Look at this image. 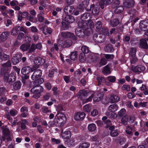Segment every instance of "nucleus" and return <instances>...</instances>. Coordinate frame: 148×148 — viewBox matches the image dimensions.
I'll list each match as a JSON object with an SVG mask.
<instances>
[{"mask_svg": "<svg viewBox=\"0 0 148 148\" xmlns=\"http://www.w3.org/2000/svg\"><path fill=\"white\" fill-rule=\"evenodd\" d=\"M65 21L69 23H72L75 21L74 17L71 16L66 15L65 18Z\"/></svg>", "mask_w": 148, "mask_h": 148, "instance_id": "nucleus-30", "label": "nucleus"}, {"mask_svg": "<svg viewBox=\"0 0 148 148\" xmlns=\"http://www.w3.org/2000/svg\"><path fill=\"white\" fill-rule=\"evenodd\" d=\"M42 111L43 113H47V112H50L51 111L49 109L48 107L44 106L41 108Z\"/></svg>", "mask_w": 148, "mask_h": 148, "instance_id": "nucleus-59", "label": "nucleus"}, {"mask_svg": "<svg viewBox=\"0 0 148 148\" xmlns=\"http://www.w3.org/2000/svg\"><path fill=\"white\" fill-rule=\"evenodd\" d=\"M79 60L81 62H84L86 60V57L84 53H81L79 55Z\"/></svg>", "mask_w": 148, "mask_h": 148, "instance_id": "nucleus-44", "label": "nucleus"}, {"mask_svg": "<svg viewBox=\"0 0 148 148\" xmlns=\"http://www.w3.org/2000/svg\"><path fill=\"white\" fill-rule=\"evenodd\" d=\"M2 68L1 69V73L4 74L8 72V67H10L11 66V62L10 61H8L2 64Z\"/></svg>", "mask_w": 148, "mask_h": 148, "instance_id": "nucleus-7", "label": "nucleus"}, {"mask_svg": "<svg viewBox=\"0 0 148 148\" xmlns=\"http://www.w3.org/2000/svg\"><path fill=\"white\" fill-rule=\"evenodd\" d=\"M117 105L115 104H112L110 105L108 108V110L111 112H114L116 111L118 109Z\"/></svg>", "mask_w": 148, "mask_h": 148, "instance_id": "nucleus-27", "label": "nucleus"}, {"mask_svg": "<svg viewBox=\"0 0 148 148\" xmlns=\"http://www.w3.org/2000/svg\"><path fill=\"white\" fill-rule=\"evenodd\" d=\"M95 27L97 29H100L102 27V24L101 21H98L95 23Z\"/></svg>", "mask_w": 148, "mask_h": 148, "instance_id": "nucleus-62", "label": "nucleus"}, {"mask_svg": "<svg viewBox=\"0 0 148 148\" xmlns=\"http://www.w3.org/2000/svg\"><path fill=\"white\" fill-rule=\"evenodd\" d=\"M9 34L8 32H4L2 33L1 35L0 38L1 40L2 41H5L8 38Z\"/></svg>", "mask_w": 148, "mask_h": 148, "instance_id": "nucleus-31", "label": "nucleus"}, {"mask_svg": "<svg viewBox=\"0 0 148 148\" xmlns=\"http://www.w3.org/2000/svg\"><path fill=\"white\" fill-rule=\"evenodd\" d=\"M77 58V54L76 51L72 52L70 56V59L73 60H76Z\"/></svg>", "mask_w": 148, "mask_h": 148, "instance_id": "nucleus-41", "label": "nucleus"}, {"mask_svg": "<svg viewBox=\"0 0 148 148\" xmlns=\"http://www.w3.org/2000/svg\"><path fill=\"white\" fill-rule=\"evenodd\" d=\"M115 8L114 10V12L116 14L120 13L123 12L124 10L123 7L122 6H119Z\"/></svg>", "mask_w": 148, "mask_h": 148, "instance_id": "nucleus-42", "label": "nucleus"}, {"mask_svg": "<svg viewBox=\"0 0 148 148\" xmlns=\"http://www.w3.org/2000/svg\"><path fill=\"white\" fill-rule=\"evenodd\" d=\"M96 129V125L93 123L90 124H89L88 127V130L90 132H93L95 131Z\"/></svg>", "mask_w": 148, "mask_h": 148, "instance_id": "nucleus-40", "label": "nucleus"}, {"mask_svg": "<svg viewBox=\"0 0 148 148\" xmlns=\"http://www.w3.org/2000/svg\"><path fill=\"white\" fill-rule=\"evenodd\" d=\"M8 72L3 74L4 75V81L10 84H12L13 82L15 80L16 77L14 73H11L8 75L7 74Z\"/></svg>", "mask_w": 148, "mask_h": 148, "instance_id": "nucleus-2", "label": "nucleus"}, {"mask_svg": "<svg viewBox=\"0 0 148 148\" xmlns=\"http://www.w3.org/2000/svg\"><path fill=\"white\" fill-rule=\"evenodd\" d=\"M78 26L80 27H82L85 30L88 29L92 28L94 26V25L93 22L91 20H89L87 22H78Z\"/></svg>", "mask_w": 148, "mask_h": 148, "instance_id": "nucleus-3", "label": "nucleus"}, {"mask_svg": "<svg viewBox=\"0 0 148 148\" xmlns=\"http://www.w3.org/2000/svg\"><path fill=\"white\" fill-rule=\"evenodd\" d=\"M87 93L86 91L84 90H80L78 93V95L79 97H81L83 96L84 97L87 96Z\"/></svg>", "mask_w": 148, "mask_h": 148, "instance_id": "nucleus-48", "label": "nucleus"}, {"mask_svg": "<svg viewBox=\"0 0 148 148\" xmlns=\"http://www.w3.org/2000/svg\"><path fill=\"white\" fill-rule=\"evenodd\" d=\"M90 143L88 142L83 143L79 145L78 148H88L90 146Z\"/></svg>", "mask_w": 148, "mask_h": 148, "instance_id": "nucleus-56", "label": "nucleus"}, {"mask_svg": "<svg viewBox=\"0 0 148 148\" xmlns=\"http://www.w3.org/2000/svg\"><path fill=\"white\" fill-rule=\"evenodd\" d=\"M128 116L127 115H125L121 120V122L124 125H126L127 124L128 121Z\"/></svg>", "mask_w": 148, "mask_h": 148, "instance_id": "nucleus-53", "label": "nucleus"}, {"mask_svg": "<svg viewBox=\"0 0 148 148\" xmlns=\"http://www.w3.org/2000/svg\"><path fill=\"white\" fill-rule=\"evenodd\" d=\"M22 56L21 53H19L17 54V56L13 57L12 59V61L13 64L15 65L18 63L20 61V59L17 57H21Z\"/></svg>", "mask_w": 148, "mask_h": 148, "instance_id": "nucleus-20", "label": "nucleus"}, {"mask_svg": "<svg viewBox=\"0 0 148 148\" xmlns=\"http://www.w3.org/2000/svg\"><path fill=\"white\" fill-rule=\"evenodd\" d=\"M119 23V19L117 18H115L110 21V24L112 27H114L117 26Z\"/></svg>", "mask_w": 148, "mask_h": 148, "instance_id": "nucleus-36", "label": "nucleus"}, {"mask_svg": "<svg viewBox=\"0 0 148 148\" xmlns=\"http://www.w3.org/2000/svg\"><path fill=\"white\" fill-rule=\"evenodd\" d=\"M113 0H106L105 1L103 0H101L99 2L100 6L101 7V9H103L104 8V4L106 2V4H109L112 3Z\"/></svg>", "mask_w": 148, "mask_h": 148, "instance_id": "nucleus-28", "label": "nucleus"}, {"mask_svg": "<svg viewBox=\"0 0 148 148\" xmlns=\"http://www.w3.org/2000/svg\"><path fill=\"white\" fill-rule=\"evenodd\" d=\"M19 31L17 26L13 28L11 32V34L13 36H16L18 34Z\"/></svg>", "mask_w": 148, "mask_h": 148, "instance_id": "nucleus-38", "label": "nucleus"}, {"mask_svg": "<svg viewBox=\"0 0 148 148\" xmlns=\"http://www.w3.org/2000/svg\"><path fill=\"white\" fill-rule=\"evenodd\" d=\"M21 111L22 113L21 114V116L23 117H26L28 116L29 114L28 113V108L25 106H23L20 110Z\"/></svg>", "mask_w": 148, "mask_h": 148, "instance_id": "nucleus-16", "label": "nucleus"}, {"mask_svg": "<svg viewBox=\"0 0 148 148\" xmlns=\"http://www.w3.org/2000/svg\"><path fill=\"white\" fill-rule=\"evenodd\" d=\"M61 35L64 38H71L74 40H76L77 38L74 34L69 32H62L61 33Z\"/></svg>", "mask_w": 148, "mask_h": 148, "instance_id": "nucleus-4", "label": "nucleus"}, {"mask_svg": "<svg viewBox=\"0 0 148 148\" xmlns=\"http://www.w3.org/2000/svg\"><path fill=\"white\" fill-rule=\"evenodd\" d=\"M107 63V60L105 58H102L101 59V60L99 62V66H102L106 65Z\"/></svg>", "mask_w": 148, "mask_h": 148, "instance_id": "nucleus-60", "label": "nucleus"}, {"mask_svg": "<svg viewBox=\"0 0 148 148\" xmlns=\"http://www.w3.org/2000/svg\"><path fill=\"white\" fill-rule=\"evenodd\" d=\"M62 136L63 138L68 139L71 137V133L70 131H66L62 133Z\"/></svg>", "mask_w": 148, "mask_h": 148, "instance_id": "nucleus-24", "label": "nucleus"}, {"mask_svg": "<svg viewBox=\"0 0 148 148\" xmlns=\"http://www.w3.org/2000/svg\"><path fill=\"white\" fill-rule=\"evenodd\" d=\"M61 44L63 48L69 47L71 46L73 44L72 41L70 40H67L62 42L61 41Z\"/></svg>", "mask_w": 148, "mask_h": 148, "instance_id": "nucleus-18", "label": "nucleus"}, {"mask_svg": "<svg viewBox=\"0 0 148 148\" xmlns=\"http://www.w3.org/2000/svg\"><path fill=\"white\" fill-rule=\"evenodd\" d=\"M132 128L129 126H127L125 132L127 134H128L129 136H131L133 134V133L132 132Z\"/></svg>", "mask_w": 148, "mask_h": 148, "instance_id": "nucleus-47", "label": "nucleus"}, {"mask_svg": "<svg viewBox=\"0 0 148 148\" xmlns=\"http://www.w3.org/2000/svg\"><path fill=\"white\" fill-rule=\"evenodd\" d=\"M53 94L54 95H59L60 93V90L57 87L54 86L52 88Z\"/></svg>", "mask_w": 148, "mask_h": 148, "instance_id": "nucleus-54", "label": "nucleus"}, {"mask_svg": "<svg viewBox=\"0 0 148 148\" xmlns=\"http://www.w3.org/2000/svg\"><path fill=\"white\" fill-rule=\"evenodd\" d=\"M139 47L141 48L147 49L148 48V45L147 41L143 39L140 40Z\"/></svg>", "mask_w": 148, "mask_h": 148, "instance_id": "nucleus-15", "label": "nucleus"}, {"mask_svg": "<svg viewBox=\"0 0 148 148\" xmlns=\"http://www.w3.org/2000/svg\"><path fill=\"white\" fill-rule=\"evenodd\" d=\"M51 94L47 92L43 96V99L44 100H48L51 96Z\"/></svg>", "mask_w": 148, "mask_h": 148, "instance_id": "nucleus-58", "label": "nucleus"}, {"mask_svg": "<svg viewBox=\"0 0 148 148\" xmlns=\"http://www.w3.org/2000/svg\"><path fill=\"white\" fill-rule=\"evenodd\" d=\"M2 131L4 135L3 136L2 138L3 140L4 141L5 140V137H8L10 134V131L9 130L5 127L3 128Z\"/></svg>", "mask_w": 148, "mask_h": 148, "instance_id": "nucleus-19", "label": "nucleus"}, {"mask_svg": "<svg viewBox=\"0 0 148 148\" xmlns=\"http://www.w3.org/2000/svg\"><path fill=\"white\" fill-rule=\"evenodd\" d=\"M122 89L123 90H126L127 91H129L130 90V86L128 85H123L121 87Z\"/></svg>", "mask_w": 148, "mask_h": 148, "instance_id": "nucleus-64", "label": "nucleus"}, {"mask_svg": "<svg viewBox=\"0 0 148 148\" xmlns=\"http://www.w3.org/2000/svg\"><path fill=\"white\" fill-rule=\"evenodd\" d=\"M30 45L28 44H23L21 45L20 47V49L23 51H25L29 50L30 48Z\"/></svg>", "mask_w": 148, "mask_h": 148, "instance_id": "nucleus-35", "label": "nucleus"}, {"mask_svg": "<svg viewBox=\"0 0 148 148\" xmlns=\"http://www.w3.org/2000/svg\"><path fill=\"white\" fill-rule=\"evenodd\" d=\"M102 71L103 73L105 75L109 74L111 72L110 68L108 65L103 67Z\"/></svg>", "mask_w": 148, "mask_h": 148, "instance_id": "nucleus-25", "label": "nucleus"}, {"mask_svg": "<svg viewBox=\"0 0 148 148\" xmlns=\"http://www.w3.org/2000/svg\"><path fill=\"white\" fill-rule=\"evenodd\" d=\"M96 79L98 81V85L100 84L101 83L104 82H105V79L104 77L101 76H97Z\"/></svg>", "mask_w": 148, "mask_h": 148, "instance_id": "nucleus-45", "label": "nucleus"}, {"mask_svg": "<svg viewBox=\"0 0 148 148\" xmlns=\"http://www.w3.org/2000/svg\"><path fill=\"white\" fill-rule=\"evenodd\" d=\"M40 29L42 31L43 33L45 35L48 34H50L52 32V29L50 27H42L40 28Z\"/></svg>", "mask_w": 148, "mask_h": 148, "instance_id": "nucleus-17", "label": "nucleus"}, {"mask_svg": "<svg viewBox=\"0 0 148 148\" xmlns=\"http://www.w3.org/2000/svg\"><path fill=\"white\" fill-rule=\"evenodd\" d=\"M43 91V88L41 86H36L31 88L30 92L33 94L32 97L36 99L38 98Z\"/></svg>", "mask_w": 148, "mask_h": 148, "instance_id": "nucleus-1", "label": "nucleus"}, {"mask_svg": "<svg viewBox=\"0 0 148 148\" xmlns=\"http://www.w3.org/2000/svg\"><path fill=\"white\" fill-rule=\"evenodd\" d=\"M139 27L142 30L145 31L148 29V20L141 21L140 23Z\"/></svg>", "mask_w": 148, "mask_h": 148, "instance_id": "nucleus-9", "label": "nucleus"}, {"mask_svg": "<svg viewBox=\"0 0 148 148\" xmlns=\"http://www.w3.org/2000/svg\"><path fill=\"white\" fill-rule=\"evenodd\" d=\"M103 97L102 94L100 93H99L95 95L93 101L95 102H97L100 100Z\"/></svg>", "mask_w": 148, "mask_h": 148, "instance_id": "nucleus-33", "label": "nucleus"}, {"mask_svg": "<svg viewBox=\"0 0 148 148\" xmlns=\"http://www.w3.org/2000/svg\"><path fill=\"white\" fill-rule=\"evenodd\" d=\"M13 88L15 90L19 89L21 86V82L20 81H17L13 84Z\"/></svg>", "mask_w": 148, "mask_h": 148, "instance_id": "nucleus-37", "label": "nucleus"}, {"mask_svg": "<svg viewBox=\"0 0 148 148\" xmlns=\"http://www.w3.org/2000/svg\"><path fill=\"white\" fill-rule=\"evenodd\" d=\"M90 8L92 10V14L95 16L97 15L99 12L100 8L99 5L93 4L91 5Z\"/></svg>", "mask_w": 148, "mask_h": 148, "instance_id": "nucleus-8", "label": "nucleus"}, {"mask_svg": "<svg viewBox=\"0 0 148 148\" xmlns=\"http://www.w3.org/2000/svg\"><path fill=\"white\" fill-rule=\"evenodd\" d=\"M91 109L90 106L89 104H86L83 107V110L85 112H89Z\"/></svg>", "mask_w": 148, "mask_h": 148, "instance_id": "nucleus-57", "label": "nucleus"}, {"mask_svg": "<svg viewBox=\"0 0 148 148\" xmlns=\"http://www.w3.org/2000/svg\"><path fill=\"white\" fill-rule=\"evenodd\" d=\"M104 50L107 52H112L114 51V49L111 45L108 44L105 47Z\"/></svg>", "mask_w": 148, "mask_h": 148, "instance_id": "nucleus-34", "label": "nucleus"}, {"mask_svg": "<svg viewBox=\"0 0 148 148\" xmlns=\"http://www.w3.org/2000/svg\"><path fill=\"white\" fill-rule=\"evenodd\" d=\"M84 30L82 27L78 26V27L75 30V34L80 38L82 37L85 35Z\"/></svg>", "mask_w": 148, "mask_h": 148, "instance_id": "nucleus-10", "label": "nucleus"}, {"mask_svg": "<svg viewBox=\"0 0 148 148\" xmlns=\"http://www.w3.org/2000/svg\"><path fill=\"white\" fill-rule=\"evenodd\" d=\"M145 69V67L141 65H139L135 66L133 71L135 72H140L144 71Z\"/></svg>", "mask_w": 148, "mask_h": 148, "instance_id": "nucleus-22", "label": "nucleus"}, {"mask_svg": "<svg viewBox=\"0 0 148 148\" xmlns=\"http://www.w3.org/2000/svg\"><path fill=\"white\" fill-rule=\"evenodd\" d=\"M136 48L133 47L131 48L130 49L129 53L130 57L136 56Z\"/></svg>", "mask_w": 148, "mask_h": 148, "instance_id": "nucleus-52", "label": "nucleus"}, {"mask_svg": "<svg viewBox=\"0 0 148 148\" xmlns=\"http://www.w3.org/2000/svg\"><path fill=\"white\" fill-rule=\"evenodd\" d=\"M74 10L73 7L70 5L66 6L64 10L65 13L67 15L73 14Z\"/></svg>", "mask_w": 148, "mask_h": 148, "instance_id": "nucleus-12", "label": "nucleus"}, {"mask_svg": "<svg viewBox=\"0 0 148 148\" xmlns=\"http://www.w3.org/2000/svg\"><path fill=\"white\" fill-rule=\"evenodd\" d=\"M106 79L111 83L114 82L116 80V78L114 76H109L106 78Z\"/></svg>", "mask_w": 148, "mask_h": 148, "instance_id": "nucleus-46", "label": "nucleus"}, {"mask_svg": "<svg viewBox=\"0 0 148 148\" xmlns=\"http://www.w3.org/2000/svg\"><path fill=\"white\" fill-rule=\"evenodd\" d=\"M31 71V68L29 66H26L23 68L21 70L22 73L25 75H28Z\"/></svg>", "mask_w": 148, "mask_h": 148, "instance_id": "nucleus-21", "label": "nucleus"}, {"mask_svg": "<svg viewBox=\"0 0 148 148\" xmlns=\"http://www.w3.org/2000/svg\"><path fill=\"white\" fill-rule=\"evenodd\" d=\"M134 0H126L123 2V4L125 7L128 8L133 7L134 5Z\"/></svg>", "mask_w": 148, "mask_h": 148, "instance_id": "nucleus-13", "label": "nucleus"}, {"mask_svg": "<svg viewBox=\"0 0 148 148\" xmlns=\"http://www.w3.org/2000/svg\"><path fill=\"white\" fill-rule=\"evenodd\" d=\"M42 71L39 69L35 71L31 77L32 79L34 81L38 80V79L41 76Z\"/></svg>", "mask_w": 148, "mask_h": 148, "instance_id": "nucleus-5", "label": "nucleus"}, {"mask_svg": "<svg viewBox=\"0 0 148 148\" xmlns=\"http://www.w3.org/2000/svg\"><path fill=\"white\" fill-rule=\"evenodd\" d=\"M119 134V131L118 130H112L110 132V135L112 137L117 136Z\"/></svg>", "mask_w": 148, "mask_h": 148, "instance_id": "nucleus-43", "label": "nucleus"}, {"mask_svg": "<svg viewBox=\"0 0 148 148\" xmlns=\"http://www.w3.org/2000/svg\"><path fill=\"white\" fill-rule=\"evenodd\" d=\"M119 98L117 96L113 95L110 97V100L112 103H114L117 102L119 100Z\"/></svg>", "mask_w": 148, "mask_h": 148, "instance_id": "nucleus-32", "label": "nucleus"}, {"mask_svg": "<svg viewBox=\"0 0 148 148\" xmlns=\"http://www.w3.org/2000/svg\"><path fill=\"white\" fill-rule=\"evenodd\" d=\"M91 18L90 14L89 13H85L82 15L81 17L82 21L79 22H85L90 20Z\"/></svg>", "mask_w": 148, "mask_h": 148, "instance_id": "nucleus-14", "label": "nucleus"}, {"mask_svg": "<svg viewBox=\"0 0 148 148\" xmlns=\"http://www.w3.org/2000/svg\"><path fill=\"white\" fill-rule=\"evenodd\" d=\"M34 62L35 64L37 65H42L45 63V61L44 59L39 57L35 59Z\"/></svg>", "mask_w": 148, "mask_h": 148, "instance_id": "nucleus-23", "label": "nucleus"}, {"mask_svg": "<svg viewBox=\"0 0 148 148\" xmlns=\"http://www.w3.org/2000/svg\"><path fill=\"white\" fill-rule=\"evenodd\" d=\"M28 122L25 119L22 120V123L21 125V128L23 130H25L26 128V125H27Z\"/></svg>", "mask_w": 148, "mask_h": 148, "instance_id": "nucleus-51", "label": "nucleus"}, {"mask_svg": "<svg viewBox=\"0 0 148 148\" xmlns=\"http://www.w3.org/2000/svg\"><path fill=\"white\" fill-rule=\"evenodd\" d=\"M93 95L92 94L89 97L86 99H82L83 102L84 103H85L88 102L90 101H92V99L93 97Z\"/></svg>", "mask_w": 148, "mask_h": 148, "instance_id": "nucleus-61", "label": "nucleus"}, {"mask_svg": "<svg viewBox=\"0 0 148 148\" xmlns=\"http://www.w3.org/2000/svg\"><path fill=\"white\" fill-rule=\"evenodd\" d=\"M36 49L35 45L34 43H32L31 47H30L28 52L29 53H32V52H34Z\"/></svg>", "mask_w": 148, "mask_h": 148, "instance_id": "nucleus-50", "label": "nucleus"}, {"mask_svg": "<svg viewBox=\"0 0 148 148\" xmlns=\"http://www.w3.org/2000/svg\"><path fill=\"white\" fill-rule=\"evenodd\" d=\"M88 0H84L79 4V8L83 9L87 7L89 4Z\"/></svg>", "mask_w": 148, "mask_h": 148, "instance_id": "nucleus-26", "label": "nucleus"}, {"mask_svg": "<svg viewBox=\"0 0 148 148\" xmlns=\"http://www.w3.org/2000/svg\"><path fill=\"white\" fill-rule=\"evenodd\" d=\"M8 93L7 90L4 88H0V95H5Z\"/></svg>", "mask_w": 148, "mask_h": 148, "instance_id": "nucleus-49", "label": "nucleus"}, {"mask_svg": "<svg viewBox=\"0 0 148 148\" xmlns=\"http://www.w3.org/2000/svg\"><path fill=\"white\" fill-rule=\"evenodd\" d=\"M81 49L83 52V53H84V54L85 53H88L89 51L88 47L85 46H82L81 48Z\"/></svg>", "mask_w": 148, "mask_h": 148, "instance_id": "nucleus-55", "label": "nucleus"}, {"mask_svg": "<svg viewBox=\"0 0 148 148\" xmlns=\"http://www.w3.org/2000/svg\"><path fill=\"white\" fill-rule=\"evenodd\" d=\"M61 41L60 40H58L57 43H55L54 44V47L55 50L56 51H58L59 48H63L62 44Z\"/></svg>", "mask_w": 148, "mask_h": 148, "instance_id": "nucleus-39", "label": "nucleus"}, {"mask_svg": "<svg viewBox=\"0 0 148 148\" xmlns=\"http://www.w3.org/2000/svg\"><path fill=\"white\" fill-rule=\"evenodd\" d=\"M114 140L115 142L120 143L121 145L123 144L125 141L124 138L120 136L115 138Z\"/></svg>", "mask_w": 148, "mask_h": 148, "instance_id": "nucleus-29", "label": "nucleus"}, {"mask_svg": "<svg viewBox=\"0 0 148 148\" xmlns=\"http://www.w3.org/2000/svg\"><path fill=\"white\" fill-rule=\"evenodd\" d=\"M130 62L132 64H134L137 61V59L136 56H130Z\"/></svg>", "mask_w": 148, "mask_h": 148, "instance_id": "nucleus-63", "label": "nucleus"}, {"mask_svg": "<svg viewBox=\"0 0 148 148\" xmlns=\"http://www.w3.org/2000/svg\"><path fill=\"white\" fill-rule=\"evenodd\" d=\"M56 117L58 118L61 122H60V126H62L65 123L66 119L65 115L62 113H58L56 116Z\"/></svg>", "mask_w": 148, "mask_h": 148, "instance_id": "nucleus-6", "label": "nucleus"}, {"mask_svg": "<svg viewBox=\"0 0 148 148\" xmlns=\"http://www.w3.org/2000/svg\"><path fill=\"white\" fill-rule=\"evenodd\" d=\"M85 115V114L84 112H78L75 114L74 119L75 120L81 121L84 119Z\"/></svg>", "mask_w": 148, "mask_h": 148, "instance_id": "nucleus-11", "label": "nucleus"}]
</instances>
